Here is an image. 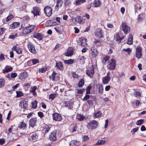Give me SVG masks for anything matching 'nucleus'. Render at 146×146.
Wrapping results in <instances>:
<instances>
[{
  "label": "nucleus",
  "mask_w": 146,
  "mask_h": 146,
  "mask_svg": "<svg viewBox=\"0 0 146 146\" xmlns=\"http://www.w3.org/2000/svg\"><path fill=\"white\" fill-rule=\"evenodd\" d=\"M98 123L97 121L93 120L88 122L86 127L89 130L92 131L96 129L98 127Z\"/></svg>",
  "instance_id": "1"
},
{
  "label": "nucleus",
  "mask_w": 146,
  "mask_h": 146,
  "mask_svg": "<svg viewBox=\"0 0 146 146\" xmlns=\"http://www.w3.org/2000/svg\"><path fill=\"white\" fill-rule=\"evenodd\" d=\"M35 27V25H29L23 29L22 33L25 35L29 34L34 30Z\"/></svg>",
  "instance_id": "2"
},
{
  "label": "nucleus",
  "mask_w": 146,
  "mask_h": 146,
  "mask_svg": "<svg viewBox=\"0 0 146 146\" xmlns=\"http://www.w3.org/2000/svg\"><path fill=\"white\" fill-rule=\"evenodd\" d=\"M27 45L28 48L30 52L34 54H36L37 52L35 49L34 45L33 43L31 42H29Z\"/></svg>",
  "instance_id": "3"
},
{
  "label": "nucleus",
  "mask_w": 146,
  "mask_h": 146,
  "mask_svg": "<svg viewBox=\"0 0 146 146\" xmlns=\"http://www.w3.org/2000/svg\"><path fill=\"white\" fill-rule=\"evenodd\" d=\"M142 48L141 46L137 48L135 51V56L138 59H140L142 56Z\"/></svg>",
  "instance_id": "4"
},
{
  "label": "nucleus",
  "mask_w": 146,
  "mask_h": 146,
  "mask_svg": "<svg viewBox=\"0 0 146 146\" xmlns=\"http://www.w3.org/2000/svg\"><path fill=\"white\" fill-rule=\"evenodd\" d=\"M38 138V135L35 133H33L30 134L28 137V139L30 141H35Z\"/></svg>",
  "instance_id": "5"
},
{
  "label": "nucleus",
  "mask_w": 146,
  "mask_h": 146,
  "mask_svg": "<svg viewBox=\"0 0 146 146\" xmlns=\"http://www.w3.org/2000/svg\"><path fill=\"white\" fill-rule=\"evenodd\" d=\"M12 49L13 50L15 51L17 54H21L23 51L22 48L17 45L13 46Z\"/></svg>",
  "instance_id": "6"
},
{
  "label": "nucleus",
  "mask_w": 146,
  "mask_h": 146,
  "mask_svg": "<svg viewBox=\"0 0 146 146\" xmlns=\"http://www.w3.org/2000/svg\"><path fill=\"white\" fill-rule=\"evenodd\" d=\"M44 10L46 15L48 17H50L52 14V9L49 7H45L44 9Z\"/></svg>",
  "instance_id": "7"
},
{
  "label": "nucleus",
  "mask_w": 146,
  "mask_h": 146,
  "mask_svg": "<svg viewBox=\"0 0 146 146\" xmlns=\"http://www.w3.org/2000/svg\"><path fill=\"white\" fill-rule=\"evenodd\" d=\"M122 30L125 34H127L130 31V28L125 23H122Z\"/></svg>",
  "instance_id": "8"
},
{
  "label": "nucleus",
  "mask_w": 146,
  "mask_h": 146,
  "mask_svg": "<svg viewBox=\"0 0 146 146\" xmlns=\"http://www.w3.org/2000/svg\"><path fill=\"white\" fill-rule=\"evenodd\" d=\"M53 119L56 121H60L62 120L61 115L58 113H55L52 114Z\"/></svg>",
  "instance_id": "9"
},
{
  "label": "nucleus",
  "mask_w": 146,
  "mask_h": 146,
  "mask_svg": "<svg viewBox=\"0 0 146 146\" xmlns=\"http://www.w3.org/2000/svg\"><path fill=\"white\" fill-rule=\"evenodd\" d=\"M111 62H110L109 65V68L111 70H113L115 68L116 65L115 60L113 58H112L111 60Z\"/></svg>",
  "instance_id": "10"
},
{
  "label": "nucleus",
  "mask_w": 146,
  "mask_h": 146,
  "mask_svg": "<svg viewBox=\"0 0 146 146\" xmlns=\"http://www.w3.org/2000/svg\"><path fill=\"white\" fill-rule=\"evenodd\" d=\"M49 139L51 141H54L56 139V131H54L49 135Z\"/></svg>",
  "instance_id": "11"
},
{
  "label": "nucleus",
  "mask_w": 146,
  "mask_h": 146,
  "mask_svg": "<svg viewBox=\"0 0 146 146\" xmlns=\"http://www.w3.org/2000/svg\"><path fill=\"white\" fill-rule=\"evenodd\" d=\"M33 11L31 12L33 13L34 16L39 15L40 12V8L38 7H35L33 8Z\"/></svg>",
  "instance_id": "12"
},
{
  "label": "nucleus",
  "mask_w": 146,
  "mask_h": 146,
  "mask_svg": "<svg viewBox=\"0 0 146 146\" xmlns=\"http://www.w3.org/2000/svg\"><path fill=\"white\" fill-rule=\"evenodd\" d=\"M73 48L72 47H70L68 48L66 52L65 53V54L67 56H70L73 55Z\"/></svg>",
  "instance_id": "13"
},
{
  "label": "nucleus",
  "mask_w": 146,
  "mask_h": 146,
  "mask_svg": "<svg viewBox=\"0 0 146 146\" xmlns=\"http://www.w3.org/2000/svg\"><path fill=\"white\" fill-rule=\"evenodd\" d=\"M19 105L21 108L25 110L28 106V102L25 100L22 101L20 103Z\"/></svg>",
  "instance_id": "14"
},
{
  "label": "nucleus",
  "mask_w": 146,
  "mask_h": 146,
  "mask_svg": "<svg viewBox=\"0 0 146 146\" xmlns=\"http://www.w3.org/2000/svg\"><path fill=\"white\" fill-rule=\"evenodd\" d=\"M37 121L36 118H33L31 119L29 121V126L33 127L35 125Z\"/></svg>",
  "instance_id": "15"
},
{
  "label": "nucleus",
  "mask_w": 146,
  "mask_h": 146,
  "mask_svg": "<svg viewBox=\"0 0 146 146\" xmlns=\"http://www.w3.org/2000/svg\"><path fill=\"white\" fill-rule=\"evenodd\" d=\"M91 49L92 57H96L98 53L97 49L94 46L92 47Z\"/></svg>",
  "instance_id": "16"
},
{
  "label": "nucleus",
  "mask_w": 146,
  "mask_h": 146,
  "mask_svg": "<svg viewBox=\"0 0 146 146\" xmlns=\"http://www.w3.org/2000/svg\"><path fill=\"white\" fill-rule=\"evenodd\" d=\"M94 72L93 68L90 70H87L86 71V74L90 78H92L93 77V75L94 74Z\"/></svg>",
  "instance_id": "17"
},
{
  "label": "nucleus",
  "mask_w": 146,
  "mask_h": 146,
  "mask_svg": "<svg viewBox=\"0 0 146 146\" xmlns=\"http://www.w3.org/2000/svg\"><path fill=\"white\" fill-rule=\"evenodd\" d=\"M33 37L38 39L39 40H41L44 37V36L40 33H36L33 34Z\"/></svg>",
  "instance_id": "18"
},
{
  "label": "nucleus",
  "mask_w": 146,
  "mask_h": 146,
  "mask_svg": "<svg viewBox=\"0 0 146 146\" xmlns=\"http://www.w3.org/2000/svg\"><path fill=\"white\" fill-rule=\"evenodd\" d=\"M57 2V4L55 7V9L56 10L58 11L59 7L62 5L63 1L62 0H58Z\"/></svg>",
  "instance_id": "19"
},
{
  "label": "nucleus",
  "mask_w": 146,
  "mask_h": 146,
  "mask_svg": "<svg viewBox=\"0 0 146 146\" xmlns=\"http://www.w3.org/2000/svg\"><path fill=\"white\" fill-rule=\"evenodd\" d=\"M13 70L12 67L9 66H6L4 69L2 70L3 73H5L12 71Z\"/></svg>",
  "instance_id": "20"
},
{
  "label": "nucleus",
  "mask_w": 146,
  "mask_h": 146,
  "mask_svg": "<svg viewBox=\"0 0 146 146\" xmlns=\"http://www.w3.org/2000/svg\"><path fill=\"white\" fill-rule=\"evenodd\" d=\"M20 25L19 22H14L12 23L10 26V28L11 29H13L18 27Z\"/></svg>",
  "instance_id": "21"
},
{
  "label": "nucleus",
  "mask_w": 146,
  "mask_h": 146,
  "mask_svg": "<svg viewBox=\"0 0 146 146\" xmlns=\"http://www.w3.org/2000/svg\"><path fill=\"white\" fill-rule=\"evenodd\" d=\"M76 21L80 24H82L84 22V20L83 19L82 17L78 16L75 19Z\"/></svg>",
  "instance_id": "22"
},
{
  "label": "nucleus",
  "mask_w": 146,
  "mask_h": 146,
  "mask_svg": "<svg viewBox=\"0 0 146 146\" xmlns=\"http://www.w3.org/2000/svg\"><path fill=\"white\" fill-rule=\"evenodd\" d=\"M110 80V78L108 77V76H105L103 77L102 78L103 82L104 84H107L109 82Z\"/></svg>",
  "instance_id": "23"
},
{
  "label": "nucleus",
  "mask_w": 146,
  "mask_h": 146,
  "mask_svg": "<svg viewBox=\"0 0 146 146\" xmlns=\"http://www.w3.org/2000/svg\"><path fill=\"white\" fill-rule=\"evenodd\" d=\"M133 37L132 34L129 36L127 42V44H131L133 43Z\"/></svg>",
  "instance_id": "24"
},
{
  "label": "nucleus",
  "mask_w": 146,
  "mask_h": 146,
  "mask_svg": "<svg viewBox=\"0 0 146 146\" xmlns=\"http://www.w3.org/2000/svg\"><path fill=\"white\" fill-rule=\"evenodd\" d=\"M102 31V30H100L99 31H98L95 33V36L99 38H102L103 36Z\"/></svg>",
  "instance_id": "25"
},
{
  "label": "nucleus",
  "mask_w": 146,
  "mask_h": 146,
  "mask_svg": "<svg viewBox=\"0 0 146 146\" xmlns=\"http://www.w3.org/2000/svg\"><path fill=\"white\" fill-rule=\"evenodd\" d=\"M56 66L60 70H63L64 68L62 63L61 62L58 63L56 62Z\"/></svg>",
  "instance_id": "26"
},
{
  "label": "nucleus",
  "mask_w": 146,
  "mask_h": 146,
  "mask_svg": "<svg viewBox=\"0 0 146 146\" xmlns=\"http://www.w3.org/2000/svg\"><path fill=\"white\" fill-rule=\"evenodd\" d=\"M27 73L25 72L22 73L20 74L19 79L21 80H24L27 78Z\"/></svg>",
  "instance_id": "27"
},
{
  "label": "nucleus",
  "mask_w": 146,
  "mask_h": 146,
  "mask_svg": "<svg viewBox=\"0 0 146 146\" xmlns=\"http://www.w3.org/2000/svg\"><path fill=\"white\" fill-rule=\"evenodd\" d=\"M76 118L77 119H78L80 121H82L84 119L85 117V116H84L81 114H77Z\"/></svg>",
  "instance_id": "28"
},
{
  "label": "nucleus",
  "mask_w": 146,
  "mask_h": 146,
  "mask_svg": "<svg viewBox=\"0 0 146 146\" xmlns=\"http://www.w3.org/2000/svg\"><path fill=\"white\" fill-rule=\"evenodd\" d=\"M78 142L76 140H72L71 141L70 143V146H76L78 144Z\"/></svg>",
  "instance_id": "29"
},
{
  "label": "nucleus",
  "mask_w": 146,
  "mask_h": 146,
  "mask_svg": "<svg viewBox=\"0 0 146 146\" xmlns=\"http://www.w3.org/2000/svg\"><path fill=\"white\" fill-rule=\"evenodd\" d=\"M26 125L24 122L20 123V124L19 125V127L21 129H24L26 127Z\"/></svg>",
  "instance_id": "30"
},
{
  "label": "nucleus",
  "mask_w": 146,
  "mask_h": 146,
  "mask_svg": "<svg viewBox=\"0 0 146 146\" xmlns=\"http://www.w3.org/2000/svg\"><path fill=\"white\" fill-rule=\"evenodd\" d=\"M106 141L104 140H98L95 144V145H102L104 144Z\"/></svg>",
  "instance_id": "31"
},
{
  "label": "nucleus",
  "mask_w": 146,
  "mask_h": 146,
  "mask_svg": "<svg viewBox=\"0 0 146 146\" xmlns=\"http://www.w3.org/2000/svg\"><path fill=\"white\" fill-rule=\"evenodd\" d=\"M116 40L119 43L121 42V37L120 36L118 33H116L115 35Z\"/></svg>",
  "instance_id": "32"
},
{
  "label": "nucleus",
  "mask_w": 146,
  "mask_h": 146,
  "mask_svg": "<svg viewBox=\"0 0 146 146\" xmlns=\"http://www.w3.org/2000/svg\"><path fill=\"white\" fill-rule=\"evenodd\" d=\"M86 1V0H76L75 1L76 5H78L83 3Z\"/></svg>",
  "instance_id": "33"
},
{
  "label": "nucleus",
  "mask_w": 146,
  "mask_h": 146,
  "mask_svg": "<svg viewBox=\"0 0 146 146\" xmlns=\"http://www.w3.org/2000/svg\"><path fill=\"white\" fill-rule=\"evenodd\" d=\"M74 62V60L72 59L66 60L64 61V62L65 64H72Z\"/></svg>",
  "instance_id": "34"
},
{
  "label": "nucleus",
  "mask_w": 146,
  "mask_h": 146,
  "mask_svg": "<svg viewBox=\"0 0 146 146\" xmlns=\"http://www.w3.org/2000/svg\"><path fill=\"white\" fill-rule=\"evenodd\" d=\"M84 80L83 79H81L79 81L78 86V87H82L84 84Z\"/></svg>",
  "instance_id": "35"
},
{
  "label": "nucleus",
  "mask_w": 146,
  "mask_h": 146,
  "mask_svg": "<svg viewBox=\"0 0 146 146\" xmlns=\"http://www.w3.org/2000/svg\"><path fill=\"white\" fill-rule=\"evenodd\" d=\"M37 101L36 100H34L32 103V106L33 108L35 109L37 107Z\"/></svg>",
  "instance_id": "36"
},
{
  "label": "nucleus",
  "mask_w": 146,
  "mask_h": 146,
  "mask_svg": "<svg viewBox=\"0 0 146 146\" xmlns=\"http://www.w3.org/2000/svg\"><path fill=\"white\" fill-rule=\"evenodd\" d=\"M82 46H87V44L86 43V40L85 39L82 38V41H81V44H80Z\"/></svg>",
  "instance_id": "37"
},
{
  "label": "nucleus",
  "mask_w": 146,
  "mask_h": 146,
  "mask_svg": "<svg viewBox=\"0 0 146 146\" xmlns=\"http://www.w3.org/2000/svg\"><path fill=\"white\" fill-rule=\"evenodd\" d=\"M104 88L102 85H100L99 86L98 88V92L100 94H102L103 92Z\"/></svg>",
  "instance_id": "38"
},
{
  "label": "nucleus",
  "mask_w": 146,
  "mask_h": 146,
  "mask_svg": "<svg viewBox=\"0 0 146 146\" xmlns=\"http://www.w3.org/2000/svg\"><path fill=\"white\" fill-rule=\"evenodd\" d=\"M36 89V87L33 86L31 88L30 92L33 93V94H36V92L35 91Z\"/></svg>",
  "instance_id": "39"
},
{
  "label": "nucleus",
  "mask_w": 146,
  "mask_h": 146,
  "mask_svg": "<svg viewBox=\"0 0 146 146\" xmlns=\"http://www.w3.org/2000/svg\"><path fill=\"white\" fill-rule=\"evenodd\" d=\"M101 5V2L100 1H95L94 3V7H98Z\"/></svg>",
  "instance_id": "40"
},
{
  "label": "nucleus",
  "mask_w": 146,
  "mask_h": 146,
  "mask_svg": "<svg viewBox=\"0 0 146 146\" xmlns=\"http://www.w3.org/2000/svg\"><path fill=\"white\" fill-rule=\"evenodd\" d=\"M5 81L3 78L0 79V88L4 86Z\"/></svg>",
  "instance_id": "41"
},
{
  "label": "nucleus",
  "mask_w": 146,
  "mask_h": 146,
  "mask_svg": "<svg viewBox=\"0 0 146 146\" xmlns=\"http://www.w3.org/2000/svg\"><path fill=\"white\" fill-rule=\"evenodd\" d=\"M56 94H51L49 96V98L53 100L56 98Z\"/></svg>",
  "instance_id": "42"
},
{
  "label": "nucleus",
  "mask_w": 146,
  "mask_h": 146,
  "mask_svg": "<svg viewBox=\"0 0 146 146\" xmlns=\"http://www.w3.org/2000/svg\"><path fill=\"white\" fill-rule=\"evenodd\" d=\"M90 97H92V96L86 94L83 98L82 100L84 101L87 100L89 99Z\"/></svg>",
  "instance_id": "43"
},
{
  "label": "nucleus",
  "mask_w": 146,
  "mask_h": 146,
  "mask_svg": "<svg viewBox=\"0 0 146 146\" xmlns=\"http://www.w3.org/2000/svg\"><path fill=\"white\" fill-rule=\"evenodd\" d=\"M91 88V86H88L87 87V88L86 89V94H90V90Z\"/></svg>",
  "instance_id": "44"
},
{
  "label": "nucleus",
  "mask_w": 146,
  "mask_h": 146,
  "mask_svg": "<svg viewBox=\"0 0 146 146\" xmlns=\"http://www.w3.org/2000/svg\"><path fill=\"white\" fill-rule=\"evenodd\" d=\"M13 18V16L11 14L6 18V21H8L12 19Z\"/></svg>",
  "instance_id": "45"
},
{
  "label": "nucleus",
  "mask_w": 146,
  "mask_h": 146,
  "mask_svg": "<svg viewBox=\"0 0 146 146\" xmlns=\"http://www.w3.org/2000/svg\"><path fill=\"white\" fill-rule=\"evenodd\" d=\"M144 120L143 119H141L137 121L136 125H141L143 123Z\"/></svg>",
  "instance_id": "46"
},
{
  "label": "nucleus",
  "mask_w": 146,
  "mask_h": 146,
  "mask_svg": "<svg viewBox=\"0 0 146 146\" xmlns=\"http://www.w3.org/2000/svg\"><path fill=\"white\" fill-rule=\"evenodd\" d=\"M102 114V113L101 111H97L94 115V116L96 117H99Z\"/></svg>",
  "instance_id": "47"
},
{
  "label": "nucleus",
  "mask_w": 146,
  "mask_h": 146,
  "mask_svg": "<svg viewBox=\"0 0 146 146\" xmlns=\"http://www.w3.org/2000/svg\"><path fill=\"white\" fill-rule=\"evenodd\" d=\"M85 58L84 56H79L78 57V59L81 61L82 62H84L85 59Z\"/></svg>",
  "instance_id": "48"
},
{
  "label": "nucleus",
  "mask_w": 146,
  "mask_h": 146,
  "mask_svg": "<svg viewBox=\"0 0 146 146\" xmlns=\"http://www.w3.org/2000/svg\"><path fill=\"white\" fill-rule=\"evenodd\" d=\"M56 74V73L55 72H53V73L52 74L51 76V78H52V81H54L55 76Z\"/></svg>",
  "instance_id": "49"
},
{
  "label": "nucleus",
  "mask_w": 146,
  "mask_h": 146,
  "mask_svg": "<svg viewBox=\"0 0 146 146\" xmlns=\"http://www.w3.org/2000/svg\"><path fill=\"white\" fill-rule=\"evenodd\" d=\"M85 89L83 88L82 89H77V93L79 94H82L85 91Z\"/></svg>",
  "instance_id": "50"
},
{
  "label": "nucleus",
  "mask_w": 146,
  "mask_h": 146,
  "mask_svg": "<svg viewBox=\"0 0 146 146\" xmlns=\"http://www.w3.org/2000/svg\"><path fill=\"white\" fill-rule=\"evenodd\" d=\"M31 61L34 64H35L38 63L39 62L38 59H33L31 60Z\"/></svg>",
  "instance_id": "51"
},
{
  "label": "nucleus",
  "mask_w": 146,
  "mask_h": 146,
  "mask_svg": "<svg viewBox=\"0 0 146 146\" xmlns=\"http://www.w3.org/2000/svg\"><path fill=\"white\" fill-rule=\"evenodd\" d=\"M16 93L17 97L21 96L23 95V93L21 91H16Z\"/></svg>",
  "instance_id": "52"
},
{
  "label": "nucleus",
  "mask_w": 146,
  "mask_h": 146,
  "mask_svg": "<svg viewBox=\"0 0 146 146\" xmlns=\"http://www.w3.org/2000/svg\"><path fill=\"white\" fill-rule=\"evenodd\" d=\"M138 127L133 128L132 130L131 131V132H132V134H134V133L137 132L138 131Z\"/></svg>",
  "instance_id": "53"
},
{
  "label": "nucleus",
  "mask_w": 146,
  "mask_h": 146,
  "mask_svg": "<svg viewBox=\"0 0 146 146\" xmlns=\"http://www.w3.org/2000/svg\"><path fill=\"white\" fill-rule=\"evenodd\" d=\"M46 130L45 131V133H48L50 129L51 128V127L49 125H47V126L46 127Z\"/></svg>",
  "instance_id": "54"
},
{
  "label": "nucleus",
  "mask_w": 146,
  "mask_h": 146,
  "mask_svg": "<svg viewBox=\"0 0 146 146\" xmlns=\"http://www.w3.org/2000/svg\"><path fill=\"white\" fill-rule=\"evenodd\" d=\"M134 95L136 97H137V96H141V93L139 92L135 91L134 93Z\"/></svg>",
  "instance_id": "55"
},
{
  "label": "nucleus",
  "mask_w": 146,
  "mask_h": 146,
  "mask_svg": "<svg viewBox=\"0 0 146 146\" xmlns=\"http://www.w3.org/2000/svg\"><path fill=\"white\" fill-rule=\"evenodd\" d=\"M83 139L84 141H86L89 140V138L88 136L84 135L83 137Z\"/></svg>",
  "instance_id": "56"
},
{
  "label": "nucleus",
  "mask_w": 146,
  "mask_h": 146,
  "mask_svg": "<svg viewBox=\"0 0 146 146\" xmlns=\"http://www.w3.org/2000/svg\"><path fill=\"white\" fill-rule=\"evenodd\" d=\"M108 122L109 121L108 119H107L105 120V126L104 127L105 129H106L107 128L108 123Z\"/></svg>",
  "instance_id": "57"
},
{
  "label": "nucleus",
  "mask_w": 146,
  "mask_h": 146,
  "mask_svg": "<svg viewBox=\"0 0 146 146\" xmlns=\"http://www.w3.org/2000/svg\"><path fill=\"white\" fill-rule=\"evenodd\" d=\"M38 116L40 117V118H42L44 116V114L43 113L40 111L38 112Z\"/></svg>",
  "instance_id": "58"
},
{
  "label": "nucleus",
  "mask_w": 146,
  "mask_h": 146,
  "mask_svg": "<svg viewBox=\"0 0 146 146\" xmlns=\"http://www.w3.org/2000/svg\"><path fill=\"white\" fill-rule=\"evenodd\" d=\"M88 104L92 106L93 105V102L92 100H88L87 101Z\"/></svg>",
  "instance_id": "59"
},
{
  "label": "nucleus",
  "mask_w": 146,
  "mask_h": 146,
  "mask_svg": "<svg viewBox=\"0 0 146 146\" xmlns=\"http://www.w3.org/2000/svg\"><path fill=\"white\" fill-rule=\"evenodd\" d=\"M46 25L47 26H51L52 24L51 23V20H49L47 21V22L46 23Z\"/></svg>",
  "instance_id": "60"
},
{
  "label": "nucleus",
  "mask_w": 146,
  "mask_h": 146,
  "mask_svg": "<svg viewBox=\"0 0 146 146\" xmlns=\"http://www.w3.org/2000/svg\"><path fill=\"white\" fill-rule=\"evenodd\" d=\"M72 76L74 78H78V75L77 74H76L75 72H73L72 73Z\"/></svg>",
  "instance_id": "61"
},
{
  "label": "nucleus",
  "mask_w": 146,
  "mask_h": 146,
  "mask_svg": "<svg viewBox=\"0 0 146 146\" xmlns=\"http://www.w3.org/2000/svg\"><path fill=\"white\" fill-rule=\"evenodd\" d=\"M5 58L4 57V55L3 54H1L0 55V61L5 59Z\"/></svg>",
  "instance_id": "62"
},
{
  "label": "nucleus",
  "mask_w": 146,
  "mask_h": 146,
  "mask_svg": "<svg viewBox=\"0 0 146 146\" xmlns=\"http://www.w3.org/2000/svg\"><path fill=\"white\" fill-rule=\"evenodd\" d=\"M17 36V34H15V35H10L9 37L10 39H14Z\"/></svg>",
  "instance_id": "63"
},
{
  "label": "nucleus",
  "mask_w": 146,
  "mask_h": 146,
  "mask_svg": "<svg viewBox=\"0 0 146 146\" xmlns=\"http://www.w3.org/2000/svg\"><path fill=\"white\" fill-rule=\"evenodd\" d=\"M141 130L142 131H144L146 130V128L144 125H142L141 126Z\"/></svg>",
  "instance_id": "64"
}]
</instances>
